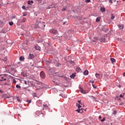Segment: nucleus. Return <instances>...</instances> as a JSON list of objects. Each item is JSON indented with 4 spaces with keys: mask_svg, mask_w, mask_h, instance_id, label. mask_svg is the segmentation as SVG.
I'll return each mask as SVG.
<instances>
[{
    "mask_svg": "<svg viewBox=\"0 0 125 125\" xmlns=\"http://www.w3.org/2000/svg\"><path fill=\"white\" fill-rule=\"evenodd\" d=\"M44 22H41L40 21H37L35 26L34 28L36 29L40 28L41 30H44V27H45V25L43 24Z\"/></svg>",
    "mask_w": 125,
    "mask_h": 125,
    "instance_id": "1",
    "label": "nucleus"
},
{
    "mask_svg": "<svg viewBox=\"0 0 125 125\" xmlns=\"http://www.w3.org/2000/svg\"><path fill=\"white\" fill-rule=\"evenodd\" d=\"M78 103H79V104H77L76 106L78 107L79 109H77L76 111V112H78V113H83V110H84V109L81 108H82V106H83V107H84V105L82 104V103L81 102V101H78Z\"/></svg>",
    "mask_w": 125,
    "mask_h": 125,
    "instance_id": "2",
    "label": "nucleus"
},
{
    "mask_svg": "<svg viewBox=\"0 0 125 125\" xmlns=\"http://www.w3.org/2000/svg\"><path fill=\"white\" fill-rule=\"evenodd\" d=\"M50 33L53 35H56L57 34V30L56 29H52L50 30Z\"/></svg>",
    "mask_w": 125,
    "mask_h": 125,
    "instance_id": "3",
    "label": "nucleus"
},
{
    "mask_svg": "<svg viewBox=\"0 0 125 125\" xmlns=\"http://www.w3.org/2000/svg\"><path fill=\"white\" fill-rule=\"evenodd\" d=\"M95 77L97 78V79L98 80H99L100 79H102V77H103V76L102 75V74H99L98 73H96Z\"/></svg>",
    "mask_w": 125,
    "mask_h": 125,
    "instance_id": "4",
    "label": "nucleus"
},
{
    "mask_svg": "<svg viewBox=\"0 0 125 125\" xmlns=\"http://www.w3.org/2000/svg\"><path fill=\"white\" fill-rule=\"evenodd\" d=\"M40 77L41 78H42V79H44L45 78V73H44V72L43 71L41 72Z\"/></svg>",
    "mask_w": 125,
    "mask_h": 125,
    "instance_id": "5",
    "label": "nucleus"
},
{
    "mask_svg": "<svg viewBox=\"0 0 125 125\" xmlns=\"http://www.w3.org/2000/svg\"><path fill=\"white\" fill-rule=\"evenodd\" d=\"M40 114V115H39ZM36 114L37 116H40V117H41V118H43V114L42 113H41V112L40 111H37L36 112Z\"/></svg>",
    "mask_w": 125,
    "mask_h": 125,
    "instance_id": "6",
    "label": "nucleus"
},
{
    "mask_svg": "<svg viewBox=\"0 0 125 125\" xmlns=\"http://www.w3.org/2000/svg\"><path fill=\"white\" fill-rule=\"evenodd\" d=\"M0 78H1V79H0V82H3V81H6V78H4L2 77V75H0Z\"/></svg>",
    "mask_w": 125,
    "mask_h": 125,
    "instance_id": "7",
    "label": "nucleus"
},
{
    "mask_svg": "<svg viewBox=\"0 0 125 125\" xmlns=\"http://www.w3.org/2000/svg\"><path fill=\"white\" fill-rule=\"evenodd\" d=\"M34 58H35V56L33 54H29V59H34Z\"/></svg>",
    "mask_w": 125,
    "mask_h": 125,
    "instance_id": "8",
    "label": "nucleus"
},
{
    "mask_svg": "<svg viewBox=\"0 0 125 125\" xmlns=\"http://www.w3.org/2000/svg\"><path fill=\"white\" fill-rule=\"evenodd\" d=\"M35 48L36 50H39V51H41V48L39 47V46H35Z\"/></svg>",
    "mask_w": 125,
    "mask_h": 125,
    "instance_id": "9",
    "label": "nucleus"
},
{
    "mask_svg": "<svg viewBox=\"0 0 125 125\" xmlns=\"http://www.w3.org/2000/svg\"><path fill=\"white\" fill-rule=\"evenodd\" d=\"M20 61H24V60H25V58L23 56H21L20 57Z\"/></svg>",
    "mask_w": 125,
    "mask_h": 125,
    "instance_id": "10",
    "label": "nucleus"
},
{
    "mask_svg": "<svg viewBox=\"0 0 125 125\" xmlns=\"http://www.w3.org/2000/svg\"><path fill=\"white\" fill-rule=\"evenodd\" d=\"M83 75L84 76H87V75H88V71L87 70H85L84 73H83Z\"/></svg>",
    "mask_w": 125,
    "mask_h": 125,
    "instance_id": "11",
    "label": "nucleus"
},
{
    "mask_svg": "<svg viewBox=\"0 0 125 125\" xmlns=\"http://www.w3.org/2000/svg\"><path fill=\"white\" fill-rule=\"evenodd\" d=\"M75 77H76V73H73L72 74V75H70V77L71 79H74V78H75Z\"/></svg>",
    "mask_w": 125,
    "mask_h": 125,
    "instance_id": "12",
    "label": "nucleus"
},
{
    "mask_svg": "<svg viewBox=\"0 0 125 125\" xmlns=\"http://www.w3.org/2000/svg\"><path fill=\"white\" fill-rule=\"evenodd\" d=\"M76 72H78V73L81 72V71H82V69H81L80 68V67H77L76 69Z\"/></svg>",
    "mask_w": 125,
    "mask_h": 125,
    "instance_id": "13",
    "label": "nucleus"
},
{
    "mask_svg": "<svg viewBox=\"0 0 125 125\" xmlns=\"http://www.w3.org/2000/svg\"><path fill=\"white\" fill-rule=\"evenodd\" d=\"M80 91L82 93H83V94H85V91L83 90V88H80Z\"/></svg>",
    "mask_w": 125,
    "mask_h": 125,
    "instance_id": "14",
    "label": "nucleus"
},
{
    "mask_svg": "<svg viewBox=\"0 0 125 125\" xmlns=\"http://www.w3.org/2000/svg\"><path fill=\"white\" fill-rule=\"evenodd\" d=\"M105 8H104V7H101V11L102 12H105Z\"/></svg>",
    "mask_w": 125,
    "mask_h": 125,
    "instance_id": "15",
    "label": "nucleus"
},
{
    "mask_svg": "<svg viewBox=\"0 0 125 125\" xmlns=\"http://www.w3.org/2000/svg\"><path fill=\"white\" fill-rule=\"evenodd\" d=\"M119 28L121 29V30H123L124 29V26L123 25H118Z\"/></svg>",
    "mask_w": 125,
    "mask_h": 125,
    "instance_id": "16",
    "label": "nucleus"
},
{
    "mask_svg": "<svg viewBox=\"0 0 125 125\" xmlns=\"http://www.w3.org/2000/svg\"><path fill=\"white\" fill-rule=\"evenodd\" d=\"M110 60L112 63H115V62H116V60L114 58H110Z\"/></svg>",
    "mask_w": 125,
    "mask_h": 125,
    "instance_id": "17",
    "label": "nucleus"
},
{
    "mask_svg": "<svg viewBox=\"0 0 125 125\" xmlns=\"http://www.w3.org/2000/svg\"><path fill=\"white\" fill-rule=\"evenodd\" d=\"M43 110H44V108L46 109V108H47L48 106H47V105L46 104H43Z\"/></svg>",
    "mask_w": 125,
    "mask_h": 125,
    "instance_id": "18",
    "label": "nucleus"
},
{
    "mask_svg": "<svg viewBox=\"0 0 125 125\" xmlns=\"http://www.w3.org/2000/svg\"><path fill=\"white\" fill-rule=\"evenodd\" d=\"M101 18L98 17L96 20V22H99L100 21Z\"/></svg>",
    "mask_w": 125,
    "mask_h": 125,
    "instance_id": "19",
    "label": "nucleus"
},
{
    "mask_svg": "<svg viewBox=\"0 0 125 125\" xmlns=\"http://www.w3.org/2000/svg\"><path fill=\"white\" fill-rule=\"evenodd\" d=\"M111 20H114V19H115V16H114V15H113V14H111Z\"/></svg>",
    "mask_w": 125,
    "mask_h": 125,
    "instance_id": "20",
    "label": "nucleus"
},
{
    "mask_svg": "<svg viewBox=\"0 0 125 125\" xmlns=\"http://www.w3.org/2000/svg\"><path fill=\"white\" fill-rule=\"evenodd\" d=\"M26 21H27V19H26V18H23L22 20V22H23V23H25Z\"/></svg>",
    "mask_w": 125,
    "mask_h": 125,
    "instance_id": "21",
    "label": "nucleus"
},
{
    "mask_svg": "<svg viewBox=\"0 0 125 125\" xmlns=\"http://www.w3.org/2000/svg\"><path fill=\"white\" fill-rule=\"evenodd\" d=\"M55 7L54 5H51L48 7V9H50V8H53Z\"/></svg>",
    "mask_w": 125,
    "mask_h": 125,
    "instance_id": "22",
    "label": "nucleus"
},
{
    "mask_svg": "<svg viewBox=\"0 0 125 125\" xmlns=\"http://www.w3.org/2000/svg\"><path fill=\"white\" fill-rule=\"evenodd\" d=\"M33 2H34V1H28V4L31 5L32 4H33Z\"/></svg>",
    "mask_w": 125,
    "mask_h": 125,
    "instance_id": "23",
    "label": "nucleus"
},
{
    "mask_svg": "<svg viewBox=\"0 0 125 125\" xmlns=\"http://www.w3.org/2000/svg\"><path fill=\"white\" fill-rule=\"evenodd\" d=\"M9 24L10 25V26H12V25H13V21L9 22Z\"/></svg>",
    "mask_w": 125,
    "mask_h": 125,
    "instance_id": "24",
    "label": "nucleus"
},
{
    "mask_svg": "<svg viewBox=\"0 0 125 125\" xmlns=\"http://www.w3.org/2000/svg\"><path fill=\"white\" fill-rule=\"evenodd\" d=\"M16 87H17V88H20H20H21V86L18 84H17Z\"/></svg>",
    "mask_w": 125,
    "mask_h": 125,
    "instance_id": "25",
    "label": "nucleus"
},
{
    "mask_svg": "<svg viewBox=\"0 0 125 125\" xmlns=\"http://www.w3.org/2000/svg\"><path fill=\"white\" fill-rule=\"evenodd\" d=\"M3 61H7V58L6 57H5V58H4V59L2 60Z\"/></svg>",
    "mask_w": 125,
    "mask_h": 125,
    "instance_id": "26",
    "label": "nucleus"
},
{
    "mask_svg": "<svg viewBox=\"0 0 125 125\" xmlns=\"http://www.w3.org/2000/svg\"><path fill=\"white\" fill-rule=\"evenodd\" d=\"M90 1V0H85V2H86V3H88V2H89Z\"/></svg>",
    "mask_w": 125,
    "mask_h": 125,
    "instance_id": "27",
    "label": "nucleus"
},
{
    "mask_svg": "<svg viewBox=\"0 0 125 125\" xmlns=\"http://www.w3.org/2000/svg\"><path fill=\"white\" fill-rule=\"evenodd\" d=\"M92 97L94 98V100H95V101H96V102H98V101L96 100V98H95V97L93 96H92Z\"/></svg>",
    "mask_w": 125,
    "mask_h": 125,
    "instance_id": "28",
    "label": "nucleus"
},
{
    "mask_svg": "<svg viewBox=\"0 0 125 125\" xmlns=\"http://www.w3.org/2000/svg\"><path fill=\"white\" fill-rule=\"evenodd\" d=\"M16 18V16H14L11 17V19H15Z\"/></svg>",
    "mask_w": 125,
    "mask_h": 125,
    "instance_id": "29",
    "label": "nucleus"
},
{
    "mask_svg": "<svg viewBox=\"0 0 125 125\" xmlns=\"http://www.w3.org/2000/svg\"><path fill=\"white\" fill-rule=\"evenodd\" d=\"M58 77H59L60 78H65V77L62 75H58Z\"/></svg>",
    "mask_w": 125,
    "mask_h": 125,
    "instance_id": "30",
    "label": "nucleus"
},
{
    "mask_svg": "<svg viewBox=\"0 0 125 125\" xmlns=\"http://www.w3.org/2000/svg\"><path fill=\"white\" fill-rule=\"evenodd\" d=\"M113 114V115H116V114H117V111L116 110L114 111Z\"/></svg>",
    "mask_w": 125,
    "mask_h": 125,
    "instance_id": "31",
    "label": "nucleus"
},
{
    "mask_svg": "<svg viewBox=\"0 0 125 125\" xmlns=\"http://www.w3.org/2000/svg\"><path fill=\"white\" fill-rule=\"evenodd\" d=\"M104 121H105V118H104L103 119L101 120V122H104Z\"/></svg>",
    "mask_w": 125,
    "mask_h": 125,
    "instance_id": "32",
    "label": "nucleus"
},
{
    "mask_svg": "<svg viewBox=\"0 0 125 125\" xmlns=\"http://www.w3.org/2000/svg\"><path fill=\"white\" fill-rule=\"evenodd\" d=\"M23 16H27V14L23 13Z\"/></svg>",
    "mask_w": 125,
    "mask_h": 125,
    "instance_id": "33",
    "label": "nucleus"
},
{
    "mask_svg": "<svg viewBox=\"0 0 125 125\" xmlns=\"http://www.w3.org/2000/svg\"><path fill=\"white\" fill-rule=\"evenodd\" d=\"M109 2H110V3H113V1L112 0H109Z\"/></svg>",
    "mask_w": 125,
    "mask_h": 125,
    "instance_id": "34",
    "label": "nucleus"
},
{
    "mask_svg": "<svg viewBox=\"0 0 125 125\" xmlns=\"http://www.w3.org/2000/svg\"><path fill=\"white\" fill-rule=\"evenodd\" d=\"M65 10H66V8H63L62 9V11H65Z\"/></svg>",
    "mask_w": 125,
    "mask_h": 125,
    "instance_id": "35",
    "label": "nucleus"
},
{
    "mask_svg": "<svg viewBox=\"0 0 125 125\" xmlns=\"http://www.w3.org/2000/svg\"><path fill=\"white\" fill-rule=\"evenodd\" d=\"M45 63L46 64H50L49 62H48V61H46Z\"/></svg>",
    "mask_w": 125,
    "mask_h": 125,
    "instance_id": "36",
    "label": "nucleus"
},
{
    "mask_svg": "<svg viewBox=\"0 0 125 125\" xmlns=\"http://www.w3.org/2000/svg\"><path fill=\"white\" fill-rule=\"evenodd\" d=\"M92 86L93 87H94V88H96V86H95V85H94V84H92Z\"/></svg>",
    "mask_w": 125,
    "mask_h": 125,
    "instance_id": "37",
    "label": "nucleus"
},
{
    "mask_svg": "<svg viewBox=\"0 0 125 125\" xmlns=\"http://www.w3.org/2000/svg\"><path fill=\"white\" fill-rule=\"evenodd\" d=\"M21 8H22V9H25V6H22L21 7Z\"/></svg>",
    "mask_w": 125,
    "mask_h": 125,
    "instance_id": "38",
    "label": "nucleus"
},
{
    "mask_svg": "<svg viewBox=\"0 0 125 125\" xmlns=\"http://www.w3.org/2000/svg\"><path fill=\"white\" fill-rule=\"evenodd\" d=\"M70 64H73V63H74V62L71 61L70 62Z\"/></svg>",
    "mask_w": 125,
    "mask_h": 125,
    "instance_id": "39",
    "label": "nucleus"
},
{
    "mask_svg": "<svg viewBox=\"0 0 125 125\" xmlns=\"http://www.w3.org/2000/svg\"><path fill=\"white\" fill-rule=\"evenodd\" d=\"M61 65V64L59 63L58 64H57L56 66L57 67H59V66Z\"/></svg>",
    "mask_w": 125,
    "mask_h": 125,
    "instance_id": "40",
    "label": "nucleus"
},
{
    "mask_svg": "<svg viewBox=\"0 0 125 125\" xmlns=\"http://www.w3.org/2000/svg\"><path fill=\"white\" fill-rule=\"evenodd\" d=\"M120 97H121V98H122V97H124V95H120Z\"/></svg>",
    "mask_w": 125,
    "mask_h": 125,
    "instance_id": "41",
    "label": "nucleus"
},
{
    "mask_svg": "<svg viewBox=\"0 0 125 125\" xmlns=\"http://www.w3.org/2000/svg\"><path fill=\"white\" fill-rule=\"evenodd\" d=\"M24 84H27V81L24 82Z\"/></svg>",
    "mask_w": 125,
    "mask_h": 125,
    "instance_id": "42",
    "label": "nucleus"
},
{
    "mask_svg": "<svg viewBox=\"0 0 125 125\" xmlns=\"http://www.w3.org/2000/svg\"><path fill=\"white\" fill-rule=\"evenodd\" d=\"M18 101L19 102H21V101H20V100L19 99H18Z\"/></svg>",
    "mask_w": 125,
    "mask_h": 125,
    "instance_id": "43",
    "label": "nucleus"
},
{
    "mask_svg": "<svg viewBox=\"0 0 125 125\" xmlns=\"http://www.w3.org/2000/svg\"><path fill=\"white\" fill-rule=\"evenodd\" d=\"M27 102H28V103H31V101H27Z\"/></svg>",
    "mask_w": 125,
    "mask_h": 125,
    "instance_id": "44",
    "label": "nucleus"
},
{
    "mask_svg": "<svg viewBox=\"0 0 125 125\" xmlns=\"http://www.w3.org/2000/svg\"><path fill=\"white\" fill-rule=\"evenodd\" d=\"M99 118L100 120H101V119H102V117H101V116H99Z\"/></svg>",
    "mask_w": 125,
    "mask_h": 125,
    "instance_id": "45",
    "label": "nucleus"
},
{
    "mask_svg": "<svg viewBox=\"0 0 125 125\" xmlns=\"http://www.w3.org/2000/svg\"><path fill=\"white\" fill-rule=\"evenodd\" d=\"M123 76H124V77H125V72H124V73H123Z\"/></svg>",
    "mask_w": 125,
    "mask_h": 125,
    "instance_id": "46",
    "label": "nucleus"
},
{
    "mask_svg": "<svg viewBox=\"0 0 125 125\" xmlns=\"http://www.w3.org/2000/svg\"><path fill=\"white\" fill-rule=\"evenodd\" d=\"M91 83H94V81H92Z\"/></svg>",
    "mask_w": 125,
    "mask_h": 125,
    "instance_id": "47",
    "label": "nucleus"
},
{
    "mask_svg": "<svg viewBox=\"0 0 125 125\" xmlns=\"http://www.w3.org/2000/svg\"><path fill=\"white\" fill-rule=\"evenodd\" d=\"M14 83H16V81L14 80Z\"/></svg>",
    "mask_w": 125,
    "mask_h": 125,
    "instance_id": "48",
    "label": "nucleus"
},
{
    "mask_svg": "<svg viewBox=\"0 0 125 125\" xmlns=\"http://www.w3.org/2000/svg\"><path fill=\"white\" fill-rule=\"evenodd\" d=\"M1 92H2V91L0 90V93H1Z\"/></svg>",
    "mask_w": 125,
    "mask_h": 125,
    "instance_id": "49",
    "label": "nucleus"
},
{
    "mask_svg": "<svg viewBox=\"0 0 125 125\" xmlns=\"http://www.w3.org/2000/svg\"><path fill=\"white\" fill-rule=\"evenodd\" d=\"M65 22H63V25H65Z\"/></svg>",
    "mask_w": 125,
    "mask_h": 125,
    "instance_id": "50",
    "label": "nucleus"
},
{
    "mask_svg": "<svg viewBox=\"0 0 125 125\" xmlns=\"http://www.w3.org/2000/svg\"><path fill=\"white\" fill-rule=\"evenodd\" d=\"M102 42H104V39H103V40Z\"/></svg>",
    "mask_w": 125,
    "mask_h": 125,
    "instance_id": "51",
    "label": "nucleus"
},
{
    "mask_svg": "<svg viewBox=\"0 0 125 125\" xmlns=\"http://www.w3.org/2000/svg\"><path fill=\"white\" fill-rule=\"evenodd\" d=\"M36 95H34V97H36Z\"/></svg>",
    "mask_w": 125,
    "mask_h": 125,
    "instance_id": "52",
    "label": "nucleus"
},
{
    "mask_svg": "<svg viewBox=\"0 0 125 125\" xmlns=\"http://www.w3.org/2000/svg\"><path fill=\"white\" fill-rule=\"evenodd\" d=\"M36 95H34V97H36Z\"/></svg>",
    "mask_w": 125,
    "mask_h": 125,
    "instance_id": "53",
    "label": "nucleus"
},
{
    "mask_svg": "<svg viewBox=\"0 0 125 125\" xmlns=\"http://www.w3.org/2000/svg\"><path fill=\"white\" fill-rule=\"evenodd\" d=\"M93 42H96V41H94Z\"/></svg>",
    "mask_w": 125,
    "mask_h": 125,
    "instance_id": "54",
    "label": "nucleus"
},
{
    "mask_svg": "<svg viewBox=\"0 0 125 125\" xmlns=\"http://www.w3.org/2000/svg\"><path fill=\"white\" fill-rule=\"evenodd\" d=\"M119 100H121V98H119Z\"/></svg>",
    "mask_w": 125,
    "mask_h": 125,
    "instance_id": "55",
    "label": "nucleus"
},
{
    "mask_svg": "<svg viewBox=\"0 0 125 125\" xmlns=\"http://www.w3.org/2000/svg\"><path fill=\"white\" fill-rule=\"evenodd\" d=\"M18 116H20V114H18Z\"/></svg>",
    "mask_w": 125,
    "mask_h": 125,
    "instance_id": "56",
    "label": "nucleus"
},
{
    "mask_svg": "<svg viewBox=\"0 0 125 125\" xmlns=\"http://www.w3.org/2000/svg\"><path fill=\"white\" fill-rule=\"evenodd\" d=\"M125 0H123V1H125Z\"/></svg>",
    "mask_w": 125,
    "mask_h": 125,
    "instance_id": "57",
    "label": "nucleus"
}]
</instances>
